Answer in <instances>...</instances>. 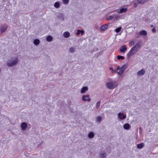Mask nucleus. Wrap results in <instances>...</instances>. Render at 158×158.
<instances>
[{
  "label": "nucleus",
  "mask_w": 158,
  "mask_h": 158,
  "mask_svg": "<svg viewBox=\"0 0 158 158\" xmlns=\"http://www.w3.org/2000/svg\"><path fill=\"white\" fill-rule=\"evenodd\" d=\"M118 82L110 78H107L105 81V85L107 88L113 89L118 85Z\"/></svg>",
  "instance_id": "obj_1"
},
{
  "label": "nucleus",
  "mask_w": 158,
  "mask_h": 158,
  "mask_svg": "<svg viewBox=\"0 0 158 158\" xmlns=\"http://www.w3.org/2000/svg\"><path fill=\"white\" fill-rule=\"evenodd\" d=\"M141 44L138 43L132 47L127 54V56L128 59H129L130 57L134 55L140 48Z\"/></svg>",
  "instance_id": "obj_2"
},
{
  "label": "nucleus",
  "mask_w": 158,
  "mask_h": 158,
  "mask_svg": "<svg viewBox=\"0 0 158 158\" xmlns=\"http://www.w3.org/2000/svg\"><path fill=\"white\" fill-rule=\"evenodd\" d=\"M18 58L17 56H13L7 61V66L9 67H12L14 66L18 63Z\"/></svg>",
  "instance_id": "obj_3"
},
{
  "label": "nucleus",
  "mask_w": 158,
  "mask_h": 158,
  "mask_svg": "<svg viewBox=\"0 0 158 158\" xmlns=\"http://www.w3.org/2000/svg\"><path fill=\"white\" fill-rule=\"evenodd\" d=\"M127 67V65L126 64H124L121 67L118 66L116 69V70L117 71V74L119 75H122Z\"/></svg>",
  "instance_id": "obj_4"
},
{
  "label": "nucleus",
  "mask_w": 158,
  "mask_h": 158,
  "mask_svg": "<svg viewBox=\"0 0 158 158\" xmlns=\"http://www.w3.org/2000/svg\"><path fill=\"white\" fill-rule=\"evenodd\" d=\"M81 100L84 102H89L91 99L90 95L87 94L83 95L81 97Z\"/></svg>",
  "instance_id": "obj_5"
},
{
  "label": "nucleus",
  "mask_w": 158,
  "mask_h": 158,
  "mask_svg": "<svg viewBox=\"0 0 158 158\" xmlns=\"http://www.w3.org/2000/svg\"><path fill=\"white\" fill-rule=\"evenodd\" d=\"M88 89L89 88L88 86H83L81 88L80 90V92L81 94H85L88 91Z\"/></svg>",
  "instance_id": "obj_6"
},
{
  "label": "nucleus",
  "mask_w": 158,
  "mask_h": 158,
  "mask_svg": "<svg viewBox=\"0 0 158 158\" xmlns=\"http://www.w3.org/2000/svg\"><path fill=\"white\" fill-rule=\"evenodd\" d=\"M145 69H143L137 72V75L138 77H141L145 74Z\"/></svg>",
  "instance_id": "obj_7"
},
{
  "label": "nucleus",
  "mask_w": 158,
  "mask_h": 158,
  "mask_svg": "<svg viewBox=\"0 0 158 158\" xmlns=\"http://www.w3.org/2000/svg\"><path fill=\"white\" fill-rule=\"evenodd\" d=\"M118 118L120 120H123L125 119L126 118V115L124 114L123 113H118L117 114Z\"/></svg>",
  "instance_id": "obj_8"
},
{
  "label": "nucleus",
  "mask_w": 158,
  "mask_h": 158,
  "mask_svg": "<svg viewBox=\"0 0 158 158\" xmlns=\"http://www.w3.org/2000/svg\"><path fill=\"white\" fill-rule=\"evenodd\" d=\"M121 52L125 53L127 50V48L126 45H123L119 49Z\"/></svg>",
  "instance_id": "obj_9"
},
{
  "label": "nucleus",
  "mask_w": 158,
  "mask_h": 158,
  "mask_svg": "<svg viewBox=\"0 0 158 158\" xmlns=\"http://www.w3.org/2000/svg\"><path fill=\"white\" fill-rule=\"evenodd\" d=\"M27 127V124L25 122H23L21 124V128L22 130L23 131L25 130L26 129Z\"/></svg>",
  "instance_id": "obj_10"
},
{
  "label": "nucleus",
  "mask_w": 158,
  "mask_h": 158,
  "mask_svg": "<svg viewBox=\"0 0 158 158\" xmlns=\"http://www.w3.org/2000/svg\"><path fill=\"white\" fill-rule=\"evenodd\" d=\"M40 43V40L38 39H35L34 40L33 43L36 46H38Z\"/></svg>",
  "instance_id": "obj_11"
},
{
  "label": "nucleus",
  "mask_w": 158,
  "mask_h": 158,
  "mask_svg": "<svg viewBox=\"0 0 158 158\" xmlns=\"http://www.w3.org/2000/svg\"><path fill=\"white\" fill-rule=\"evenodd\" d=\"M7 26L6 25H4L1 27V34L5 32L6 30Z\"/></svg>",
  "instance_id": "obj_12"
},
{
  "label": "nucleus",
  "mask_w": 158,
  "mask_h": 158,
  "mask_svg": "<svg viewBox=\"0 0 158 158\" xmlns=\"http://www.w3.org/2000/svg\"><path fill=\"white\" fill-rule=\"evenodd\" d=\"M125 59L124 56L119 55L117 56V58L115 59V61H117L118 60H123Z\"/></svg>",
  "instance_id": "obj_13"
},
{
  "label": "nucleus",
  "mask_w": 158,
  "mask_h": 158,
  "mask_svg": "<svg viewBox=\"0 0 158 158\" xmlns=\"http://www.w3.org/2000/svg\"><path fill=\"white\" fill-rule=\"evenodd\" d=\"M94 135V134L93 132H90L87 134V137L89 139H92L93 138Z\"/></svg>",
  "instance_id": "obj_14"
},
{
  "label": "nucleus",
  "mask_w": 158,
  "mask_h": 158,
  "mask_svg": "<svg viewBox=\"0 0 158 158\" xmlns=\"http://www.w3.org/2000/svg\"><path fill=\"white\" fill-rule=\"evenodd\" d=\"M139 34L140 35L146 36L147 35V32L145 30H142L139 31Z\"/></svg>",
  "instance_id": "obj_15"
},
{
  "label": "nucleus",
  "mask_w": 158,
  "mask_h": 158,
  "mask_svg": "<svg viewBox=\"0 0 158 158\" xmlns=\"http://www.w3.org/2000/svg\"><path fill=\"white\" fill-rule=\"evenodd\" d=\"M124 129L128 130L131 127V126L129 123H125L123 126Z\"/></svg>",
  "instance_id": "obj_16"
},
{
  "label": "nucleus",
  "mask_w": 158,
  "mask_h": 158,
  "mask_svg": "<svg viewBox=\"0 0 158 158\" xmlns=\"http://www.w3.org/2000/svg\"><path fill=\"white\" fill-rule=\"evenodd\" d=\"M70 35V33L68 31H65L63 33V36L65 38H68Z\"/></svg>",
  "instance_id": "obj_17"
},
{
  "label": "nucleus",
  "mask_w": 158,
  "mask_h": 158,
  "mask_svg": "<svg viewBox=\"0 0 158 158\" xmlns=\"http://www.w3.org/2000/svg\"><path fill=\"white\" fill-rule=\"evenodd\" d=\"M127 9L126 8H122L118 11V13L120 14L124 13L126 12L127 11Z\"/></svg>",
  "instance_id": "obj_18"
},
{
  "label": "nucleus",
  "mask_w": 158,
  "mask_h": 158,
  "mask_svg": "<svg viewBox=\"0 0 158 158\" xmlns=\"http://www.w3.org/2000/svg\"><path fill=\"white\" fill-rule=\"evenodd\" d=\"M108 27V25L106 24H105L102 26L101 30L102 31L105 30Z\"/></svg>",
  "instance_id": "obj_19"
},
{
  "label": "nucleus",
  "mask_w": 158,
  "mask_h": 158,
  "mask_svg": "<svg viewBox=\"0 0 158 158\" xmlns=\"http://www.w3.org/2000/svg\"><path fill=\"white\" fill-rule=\"evenodd\" d=\"M52 40V37L51 35L48 36L46 38V40L48 42H51Z\"/></svg>",
  "instance_id": "obj_20"
},
{
  "label": "nucleus",
  "mask_w": 158,
  "mask_h": 158,
  "mask_svg": "<svg viewBox=\"0 0 158 158\" xmlns=\"http://www.w3.org/2000/svg\"><path fill=\"white\" fill-rule=\"evenodd\" d=\"M84 33V32L83 30H77L76 34L78 35H79L80 34H81V35H83Z\"/></svg>",
  "instance_id": "obj_21"
},
{
  "label": "nucleus",
  "mask_w": 158,
  "mask_h": 158,
  "mask_svg": "<svg viewBox=\"0 0 158 158\" xmlns=\"http://www.w3.org/2000/svg\"><path fill=\"white\" fill-rule=\"evenodd\" d=\"M144 144L143 143H142L139 144L137 145V147L138 148L141 149L144 146Z\"/></svg>",
  "instance_id": "obj_22"
},
{
  "label": "nucleus",
  "mask_w": 158,
  "mask_h": 158,
  "mask_svg": "<svg viewBox=\"0 0 158 158\" xmlns=\"http://www.w3.org/2000/svg\"><path fill=\"white\" fill-rule=\"evenodd\" d=\"M106 155L104 152L101 153L99 156V158H105Z\"/></svg>",
  "instance_id": "obj_23"
},
{
  "label": "nucleus",
  "mask_w": 158,
  "mask_h": 158,
  "mask_svg": "<svg viewBox=\"0 0 158 158\" xmlns=\"http://www.w3.org/2000/svg\"><path fill=\"white\" fill-rule=\"evenodd\" d=\"M75 48L73 47H71L69 48V52H71L73 53L75 51Z\"/></svg>",
  "instance_id": "obj_24"
},
{
  "label": "nucleus",
  "mask_w": 158,
  "mask_h": 158,
  "mask_svg": "<svg viewBox=\"0 0 158 158\" xmlns=\"http://www.w3.org/2000/svg\"><path fill=\"white\" fill-rule=\"evenodd\" d=\"M102 120V118L100 116H98L97 117L96 121L98 123H99Z\"/></svg>",
  "instance_id": "obj_25"
},
{
  "label": "nucleus",
  "mask_w": 158,
  "mask_h": 158,
  "mask_svg": "<svg viewBox=\"0 0 158 158\" xmlns=\"http://www.w3.org/2000/svg\"><path fill=\"white\" fill-rule=\"evenodd\" d=\"M60 5V3L59 2H56L54 4V7L56 8L59 7Z\"/></svg>",
  "instance_id": "obj_26"
},
{
  "label": "nucleus",
  "mask_w": 158,
  "mask_h": 158,
  "mask_svg": "<svg viewBox=\"0 0 158 158\" xmlns=\"http://www.w3.org/2000/svg\"><path fill=\"white\" fill-rule=\"evenodd\" d=\"M134 44V41L133 40H131L129 42V45L131 46H133Z\"/></svg>",
  "instance_id": "obj_27"
},
{
  "label": "nucleus",
  "mask_w": 158,
  "mask_h": 158,
  "mask_svg": "<svg viewBox=\"0 0 158 158\" xmlns=\"http://www.w3.org/2000/svg\"><path fill=\"white\" fill-rule=\"evenodd\" d=\"M147 0H138V2L139 3H143L146 2Z\"/></svg>",
  "instance_id": "obj_28"
},
{
  "label": "nucleus",
  "mask_w": 158,
  "mask_h": 158,
  "mask_svg": "<svg viewBox=\"0 0 158 158\" xmlns=\"http://www.w3.org/2000/svg\"><path fill=\"white\" fill-rule=\"evenodd\" d=\"M121 29H122V28L120 27H119L116 29L115 30V31L116 32L118 33L121 30Z\"/></svg>",
  "instance_id": "obj_29"
},
{
  "label": "nucleus",
  "mask_w": 158,
  "mask_h": 158,
  "mask_svg": "<svg viewBox=\"0 0 158 158\" xmlns=\"http://www.w3.org/2000/svg\"><path fill=\"white\" fill-rule=\"evenodd\" d=\"M109 69L111 71V72L112 73H115L116 72V71L114 70L112 67H110L109 68Z\"/></svg>",
  "instance_id": "obj_30"
},
{
  "label": "nucleus",
  "mask_w": 158,
  "mask_h": 158,
  "mask_svg": "<svg viewBox=\"0 0 158 158\" xmlns=\"http://www.w3.org/2000/svg\"><path fill=\"white\" fill-rule=\"evenodd\" d=\"M100 104V102H98L97 103L96 105V108H97V109H98L99 108Z\"/></svg>",
  "instance_id": "obj_31"
},
{
  "label": "nucleus",
  "mask_w": 158,
  "mask_h": 158,
  "mask_svg": "<svg viewBox=\"0 0 158 158\" xmlns=\"http://www.w3.org/2000/svg\"><path fill=\"white\" fill-rule=\"evenodd\" d=\"M113 18V16L111 15H110L107 17V19L108 20L112 19Z\"/></svg>",
  "instance_id": "obj_32"
},
{
  "label": "nucleus",
  "mask_w": 158,
  "mask_h": 158,
  "mask_svg": "<svg viewBox=\"0 0 158 158\" xmlns=\"http://www.w3.org/2000/svg\"><path fill=\"white\" fill-rule=\"evenodd\" d=\"M62 2L64 4H67L69 2V0H62Z\"/></svg>",
  "instance_id": "obj_33"
},
{
  "label": "nucleus",
  "mask_w": 158,
  "mask_h": 158,
  "mask_svg": "<svg viewBox=\"0 0 158 158\" xmlns=\"http://www.w3.org/2000/svg\"><path fill=\"white\" fill-rule=\"evenodd\" d=\"M152 31L153 32H155V31H156V30L155 29V28H153L152 29Z\"/></svg>",
  "instance_id": "obj_34"
}]
</instances>
